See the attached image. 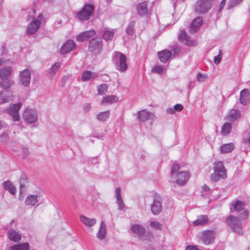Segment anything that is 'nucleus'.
Here are the masks:
<instances>
[{
	"label": "nucleus",
	"instance_id": "obj_40",
	"mask_svg": "<svg viewBox=\"0 0 250 250\" xmlns=\"http://www.w3.org/2000/svg\"><path fill=\"white\" fill-rule=\"evenodd\" d=\"M240 112L236 109H231L230 110L228 116L229 119L231 120H236L240 117Z\"/></svg>",
	"mask_w": 250,
	"mask_h": 250
},
{
	"label": "nucleus",
	"instance_id": "obj_50",
	"mask_svg": "<svg viewBox=\"0 0 250 250\" xmlns=\"http://www.w3.org/2000/svg\"><path fill=\"white\" fill-rule=\"evenodd\" d=\"M22 156L23 159L26 158L29 154L30 152L26 147H22L21 148Z\"/></svg>",
	"mask_w": 250,
	"mask_h": 250
},
{
	"label": "nucleus",
	"instance_id": "obj_47",
	"mask_svg": "<svg viewBox=\"0 0 250 250\" xmlns=\"http://www.w3.org/2000/svg\"><path fill=\"white\" fill-rule=\"evenodd\" d=\"M178 39L181 41H185L188 39V35L184 30H180L178 34Z\"/></svg>",
	"mask_w": 250,
	"mask_h": 250
},
{
	"label": "nucleus",
	"instance_id": "obj_57",
	"mask_svg": "<svg viewBox=\"0 0 250 250\" xmlns=\"http://www.w3.org/2000/svg\"><path fill=\"white\" fill-rule=\"evenodd\" d=\"M172 50L174 53H179L180 52V49L178 46H175L172 48Z\"/></svg>",
	"mask_w": 250,
	"mask_h": 250
},
{
	"label": "nucleus",
	"instance_id": "obj_13",
	"mask_svg": "<svg viewBox=\"0 0 250 250\" xmlns=\"http://www.w3.org/2000/svg\"><path fill=\"white\" fill-rule=\"evenodd\" d=\"M43 17L42 13L40 14L37 19L31 21L27 27V33L29 35L36 33L40 27L41 22V19Z\"/></svg>",
	"mask_w": 250,
	"mask_h": 250
},
{
	"label": "nucleus",
	"instance_id": "obj_60",
	"mask_svg": "<svg viewBox=\"0 0 250 250\" xmlns=\"http://www.w3.org/2000/svg\"><path fill=\"white\" fill-rule=\"evenodd\" d=\"M203 190H204L205 191H208L209 190V187L205 185L203 187Z\"/></svg>",
	"mask_w": 250,
	"mask_h": 250
},
{
	"label": "nucleus",
	"instance_id": "obj_17",
	"mask_svg": "<svg viewBox=\"0 0 250 250\" xmlns=\"http://www.w3.org/2000/svg\"><path fill=\"white\" fill-rule=\"evenodd\" d=\"M154 115L151 112L146 110L139 111L137 113V119L139 121L145 122L146 120L153 119Z\"/></svg>",
	"mask_w": 250,
	"mask_h": 250
},
{
	"label": "nucleus",
	"instance_id": "obj_49",
	"mask_svg": "<svg viewBox=\"0 0 250 250\" xmlns=\"http://www.w3.org/2000/svg\"><path fill=\"white\" fill-rule=\"evenodd\" d=\"M208 78V76L198 73L197 76V81L200 82L205 81Z\"/></svg>",
	"mask_w": 250,
	"mask_h": 250
},
{
	"label": "nucleus",
	"instance_id": "obj_29",
	"mask_svg": "<svg viewBox=\"0 0 250 250\" xmlns=\"http://www.w3.org/2000/svg\"><path fill=\"white\" fill-rule=\"evenodd\" d=\"M28 182V181L27 176L25 174H21L19 180L20 185V191L21 193L25 191Z\"/></svg>",
	"mask_w": 250,
	"mask_h": 250
},
{
	"label": "nucleus",
	"instance_id": "obj_34",
	"mask_svg": "<svg viewBox=\"0 0 250 250\" xmlns=\"http://www.w3.org/2000/svg\"><path fill=\"white\" fill-rule=\"evenodd\" d=\"M98 77L97 73L92 72L89 71H85L83 72L82 79L83 81L90 80L91 79H93Z\"/></svg>",
	"mask_w": 250,
	"mask_h": 250
},
{
	"label": "nucleus",
	"instance_id": "obj_35",
	"mask_svg": "<svg viewBox=\"0 0 250 250\" xmlns=\"http://www.w3.org/2000/svg\"><path fill=\"white\" fill-rule=\"evenodd\" d=\"M234 148V145L233 143L224 144L221 147V152L227 153L231 152Z\"/></svg>",
	"mask_w": 250,
	"mask_h": 250
},
{
	"label": "nucleus",
	"instance_id": "obj_55",
	"mask_svg": "<svg viewBox=\"0 0 250 250\" xmlns=\"http://www.w3.org/2000/svg\"><path fill=\"white\" fill-rule=\"evenodd\" d=\"M7 126L6 124L1 121H0V130L3 128H5Z\"/></svg>",
	"mask_w": 250,
	"mask_h": 250
},
{
	"label": "nucleus",
	"instance_id": "obj_9",
	"mask_svg": "<svg viewBox=\"0 0 250 250\" xmlns=\"http://www.w3.org/2000/svg\"><path fill=\"white\" fill-rule=\"evenodd\" d=\"M114 58L117 69L121 72L125 71L127 69V64L125 55L120 52H116Z\"/></svg>",
	"mask_w": 250,
	"mask_h": 250
},
{
	"label": "nucleus",
	"instance_id": "obj_45",
	"mask_svg": "<svg viewBox=\"0 0 250 250\" xmlns=\"http://www.w3.org/2000/svg\"><path fill=\"white\" fill-rule=\"evenodd\" d=\"M150 226L154 229L161 230L162 229V225L157 221H152Z\"/></svg>",
	"mask_w": 250,
	"mask_h": 250
},
{
	"label": "nucleus",
	"instance_id": "obj_24",
	"mask_svg": "<svg viewBox=\"0 0 250 250\" xmlns=\"http://www.w3.org/2000/svg\"><path fill=\"white\" fill-rule=\"evenodd\" d=\"M12 69L10 66H5L0 69V78L1 80H6L10 77L12 73Z\"/></svg>",
	"mask_w": 250,
	"mask_h": 250
},
{
	"label": "nucleus",
	"instance_id": "obj_62",
	"mask_svg": "<svg viewBox=\"0 0 250 250\" xmlns=\"http://www.w3.org/2000/svg\"><path fill=\"white\" fill-rule=\"evenodd\" d=\"M222 50H220L219 52V54L218 55H220L221 57H222Z\"/></svg>",
	"mask_w": 250,
	"mask_h": 250
},
{
	"label": "nucleus",
	"instance_id": "obj_61",
	"mask_svg": "<svg viewBox=\"0 0 250 250\" xmlns=\"http://www.w3.org/2000/svg\"><path fill=\"white\" fill-rule=\"evenodd\" d=\"M3 63H5V61L3 59H0V65L3 64Z\"/></svg>",
	"mask_w": 250,
	"mask_h": 250
},
{
	"label": "nucleus",
	"instance_id": "obj_14",
	"mask_svg": "<svg viewBox=\"0 0 250 250\" xmlns=\"http://www.w3.org/2000/svg\"><path fill=\"white\" fill-rule=\"evenodd\" d=\"M214 234L213 231L206 230L203 232L201 241L205 245H208L213 243Z\"/></svg>",
	"mask_w": 250,
	"mask_h": 250
},
{
	"label": "nucleus",
	"instance_id": "obj_12",
	"mask_svg": "<svg viewBox=\"0 0 250 250\" xmlns=\"http://www.w3.org/2000/svg\"><path fill=\"white\" fill-rule=\"evenodd\" d=\"M14 222V220H12L10 223L7 225L5 230H8V237L11 241L14 242H19L21 241V236L19 232L13 229V224Z\"/></svg>",
	"mask_w": 250,
	"mask_h": 250
},
{
	"label": "nucleus",
	"instance_id": "obj_25",
	"mask_svg": "<svg viewBox=\"0 0 250 250\" xmlns=\"http://www.w3.org/2000/svg\"><path fill=\"white\" fill-rule=\"evenodd\" d=\"M60 63L56 62L46 72V76L50 79H52L60 67Z\"/></svg>",
	"mask_w": 250,
	"mask_h": 250
},
{
	"label": "nucleus",
	"instance_id": "obj_52",
	"mask_svg": "<svg viewBox=\"0 0 250 250\" xmlns=\"http://www.w3.org/2000/svg\"><path fill=\"white\" fill-rule=\"evenodd\" d=\"M222 57L220 55H217L214 58V62L216 64H218L221 62Z\"/></svg>",
	"mask_w": 250,
	"mask_h": 250
},
{
	"label": "nucleus",
	"instance_id": "obj_36",
	"mask_svg": "<svg viewBox=\"0 0 250 250\" xmlns=\"http://www.w3.org/2000/svg\"><path fill=\"white\" fill-rule=\"evenodd\" d=\"M38 196L36 195H28L25 199V203L27 206H34L38 202Z\"/></svg>",
	"mask_w": 250,
	"mask_h": 250
},
{
	"label": "nucleus",
	"instance_id": "obj_39",
	"mask_svg": "<svg viewBox=\"0 0 250 250\" xmlns=\"http://www.w3.org/2000/svg\"><path fill=\"white\" fill-rule=\"evenodd\" d=\"M110 114L109 110L101 112L97 115L96 118L99 121L104 122L109 118Z\"/></svg>",
	"mask_w": 250,
	"mask_h": 250
},
{
	"label": "nucleus",
	"instance_id": "obj_11",
	"mask_svg": "<svg viewBox=\"0 0 250 250\" xmlns=\"http://www.w3.org/2000/svg\"><path fill=\"white\" fill-rule=\"evenodd\" d=\"M162 199L157 193L153 194V203L151 205V209L154 215L159 214L162 209Z\"/></svg>",
	"mask_w": 250,
	"mask_h": 250
},
{
	"label": "nucleus",
	"instance_id": "obj_64",
	"mask_svg": "<svg viewBox=\"0 0 250 250\" xmlns=\"http://www.w3.org/2000/svg\"><path fill=\"white\" fill-rule=\"evenodd\" d=\"M250 144V137L247 141Z\"/></svg>",
	"mask_w": 250,
	"mask_h": 250
},
{
	"label": "nucleus",
	"instance_id": "obj_58",
	"mask_svg": "<svg viewBox=\"0 0 250 250\" xmlns=\"http://www.w3.org/2000/svg\"><path fill=\"white\" fill-rule=\"evenodd\" d=\"M90 109V105L89 104H86L84 107V110L85 111H88Z\"/></svg>",
	"mask_w": 250,
	"mask_h": 250
},
{
	"label": "nucleus",
	"instance_id": "obj_41",
	"mask_svg": "<svg viewBox=\"0 0 250 250\" xmlns=\"http://www.w3.org/2000/svg\"><path fill=\"white\" fill-rule=\"evenodd\" d=\"M13 84V82L8 79L1 80L0 82V87L3 89H7L11 87Z\"/></svg>",
	"mask_w": 250,
	"mask_h": 250
},
{
	"label": "nucleus",
	"instance_id": "obj_5",
	"mask_svg": "<svg viewBox=\"0 0 250 250\" xmlns=\"http://www.w3.org/2000/svg\"><path fill=\"white\" fill-rule=\"evenodd\" d=\"M226 223L234 232L241 235L243 233L241 221L238 217L230 215L226 218Z\"/></svg>",
	"mask_w": 250,
	"mask_h": 250
},
{
	"label": "nucleus",
	"instance_id": "obj_32",
	"mask_svg": "<svg viewBox=\"0 0 250 250\" xmlns=\"http://www.w3.org/2000/svg\"><path fill=\"white\" fill-rule=\"evenodd\" d=\"M106 233V226L104 222V221H102L101 223L100 227L98 232L97 234V237L100 240L104 239Z\"/></svg>",
	"mask_w": 250,
	"mask_h": 250
},
{
	"label": "nucleus",
	"instance_id": "obj_21",
	"mask_svg": "<svg viewBox=\"0 0 250 250\" xmlns=\"http://www.w3.org/2000/svg\"><path fill=\"white\" fill-rule=\"evenodd\" d=\"M130 229L133 233L137 234L140 237L143 236L146 232L145 228L139 224L131 225Z\"/></svg>",
	"mask_w": 250,
	"mask_h": 250
},
{
	"label": "nucleus",
	"instance_id": "obj_23",
	"mask_svg": "<svg viewBox=\"0 0 250 250\" xmlns=\"http://www.w3.org/2000/svg\"><path fill=\"white\" fill-rule=\"evenodd\" d=\"M12 93L9 91L0 92V104L8 103L12 99Z\"/></svg>",
	"mask_w": 250,
	"mask_h": 250
},
{
	"label": "nucleus",
	"instance_id": "obj_31",
	"mask_svg": "<svg viewBox=\"0 0 250 250\" xmlns=\"http://www.w3.org/2000/svg\"><path fill=\"white\" fill-rule=\"evenodd\" d=\"M208 221L207 215H202L198 217L197 219L193 222L194 226H203L206 224Z\"/></svg>",
	"mask_w": 250,
	"mask_h": 250
},
{
	"label": "nucleus",
	"instance_id": "obj_46",
	"mask_svg": "<svg viewBox=\"0 0 250 250\" xmlns=\"http://www.w3.org/2000/svg\"><path fill=\"white\" fill-rule=\"evenodd\" d=\"M242 1L243 0H229V3L228 4V9H231V8L239 4L240 3L242 2Z\"/></svg>",
	"mask_w": 250,
	"mask_h": 250
},
{
	"label": "nucleus",
	"instance_id": "obj_51",
	"mask_svg": "<svg viewBox=\"0 0 250 250\" xmlns=\"http://www.w3.org/2000/svg\"><path fill=\"white\" fill-rule=\"evenodd\" d=\"M175 111H180L184 108L183 105L181 104H176L174 106Z\"/></svg>",
	"mask_w": 250,
	"mask_h": 250
},
{
	"label": "nucleus",
	"instance_id": "obj_28",
	"mask_svg": "<svg viewBox=\"0 0 250 250\" xmlns=\"http://www.w3.org/2000/svg\"><path fill=\"white\" fill-rule=\"evenodd\" d=\"M250 93L247 89H244L240 92V102L243 105L247 104L249 99Z\"/></svg>",
	"mask_w": 250,
	"mask_h": 250
},
{
	"label": "nucleus",
	"instance_id": "obj_30",
	"mask_svg": "<svg viewBox=\"0 0 250 250\" xmlns=\"http://www.w3.org/2000/svg\"><path fill=\"white\" fill-rule=\"evenodd\" d=\"M81 222L85 226L91 227L96 223V220L94 218H88L84 215H80Z\"/></svg>",
	"mask_w": 250,
	"mask_h": 250
},
{
	"label": "nucleus",
	"instance_id": "obj_37",
	"mask_svg": "<svg viewBox=\"0 0 250 250\" xmlns=\"http://www.w3.org/2000/svg\"><path fill=\"white\" fill-rule=\"evenodd\" d=\"M29 244L26 242L14 245L10 247V250H29Z\"/></svg>",
	"mask_w": 250,
	"mask_h": 250
},
{
	"label": "nucleus",
	"instance_id": "obj_3",
	"mask_svg": "<svg viewBox=\"0 0 250 250\" xmlns=\"http://www.w3.org/2000/svg\"><path fill=\"white\" fill-rule=\"evenodd\" d=\"M212 5V0H198L194 6V12L198 15L207 13Z\"/></svg>",
	"mask_w": 250,
	"mask_h": 250
},
{
	"label": "nucleus",
	"instance_id": "obj_33",
	"mask_svg": "<svg viewBox=\"0 0 250 250\" xmlns=\"http://www.w3.org/2000/svg\"><path fill=\"white\" fill-rule=\"evenodd\" d=\"M3 188L8 190L11 194L14 195L16 192V188L10 181H7L3 183Z\"/></svg>",
	"mask_w": 250,
	"mask_h": 250
},
{
	"label": "nucleus",
	"instance_id": "obj_22",
	"mask_svg": "<svg viewBox=\"0 0 250 250\" xmlns=\"http://www.w3.org/2000/svg\"><path fill=\"white\" fill-rule=\"evenodd\" d=\"M160 61L162 62H166L171 56V52L167 49L159 51L157 53Z\"/></svg>",
	"mask_w": 250,
	"mask_h": 250
},
{
	"label": "nucleus",
	"instance_id": "obj_2",
	"mask_svg": "<svg viewBox=\"0 0 250 250\" xmlns=\"http://www.w3.org/2000/svg\"><path fill=\"white\" fill-rule=\"evenodd\" d=\"M213 170L214 172L210 176L211 182H216L221 179H225L227 177L226 171L221 162H218L215 164Z\"/></svg>",
	"mask_w": 250,
	"mask_h": 250
},
{
	"label": "nucleus",
	"instance_id": "obj_4",
	"mask_svg": "<svg viewBox=\"0 0 250 250\" xmlns=\"http://www.w3.org/2000/svg\"><path fill=\"white\" fill-rule=\"evenodd\" d=\"M94 9L95 7L93 4H85L81 10L77 13L76 17L82 21H87L93 15Z\"/></svg>",
	"mask_w": 250,
	"mask_h": 250
},
{
	"label": "nucleus",
	"instance_id": "obj_19",
	"mask_svg": "<svg viewBox=\"0 0 250 250\" xmlns=\"http://www.w3.org/2000/svg\"><path fill=\"white\" fill-rule=\"evenodd\" d=\"M95 34L94 30H88L82 32L76 36L77 41L82 42L93 37Z\"/></svg>",
	"mask_w": 250,
	"mask_h": 250
},
{
	"label": "nucleus",
	"instance_id": "obj_48",
	"mask_svg": "<svg viewBox=\"0 0 250 250\" xmlns=\"http://www.w3.org/2000/svg\"><path fill=\"white\" fill-rule=\"evenodd\" d=\"M164 70V68L162 66L160 65H155L152 69V71L153 72H156L159 74H162L163 73Z\"/></svg>",
	"mask_w": 250,
	"mask_h": 250
},
{
	"label": "nucleus",
	"instance_id": "obj_8",
	"mask_svg": "<svg viewBox=\"0 0 250 250\" xmlns=\"http://www.w3.org/2000/svg\"><path fill=\"white\" fill-rule=\"evenodd\" d=\"M21 104V103L14 104L4 109V112L7 113L14 122L19 121L20 119L19 111Z\"/></svg>",
	"mask_w": 250,
	"mask_h": 250
},
{
	"label": "nucleus",
	"instance_id": "obj_53",
	"mask_svg": "<svg viewBox=\"0 0 250 250\" xmlns=\"http://www.w3.org/2000/svg\"><path fill=\"white\" fill-rule=\"evenodd\" d=\"M1 140L3 143H5L7 141L8 138V134L6 133H3L1 136Z\"/></svg>",
	"mask_w": 250,
	"mask_h": 250
},
{
	"label": "nucleus",
	"instance_id": "obj_27",
	"mask_svg": "<svg viewBox=\"0 0 250 250\" xmlns=\"http://www.w3.org/2000/svg\"><path fill=\"white\" fill-rule=\"evenodd\" d=\"M116 203L118 205V208L120 210H123L125 207L123 200L121 196V189L120 188H117L116 189Z\"/></svg>",
	"mask_w": 250,
	"mask_h": 250
},
{
	"label": "nucleus",
	"instance_id": "obj_56",
	"mask_svg": "<svg viewBox=\"0 0 250 250\" xmlns=\"http://www.w3.org/2000/svg\"><path fill=\"white\" fill-rule=\"evenodd\" d=\"M167 112L168 113H169V114H174L175 113V110H174V108H168L167 109Z\"/></svg>",
	"mask_w": 250,
	"mask_h": 250
},
{
	"label": "nucleus",
	"instance_id": "obj_59",
	"mask_svg": "<svg viewBox=\"0 0 250 250\" xmlns=\"http://www.w3.org/2000/svg\"><path fill=\"white\" fill-rule=\"evenodd\" d=\"M186 44L187 45H192V42L191 41H190L189 40H188V39H187L186 40Z\"/></svg>",
	"mask_w": 250,
	"mask_h": 250
},
{
	"label": "nucleus",
	"instance_id": "obj_6",
	"mask_svg": "<svg viewBox=\"0 0 250 250\" xmlns=\"http://www.w3.org/2000/svg\"><path fill=\"white\" fill-rule=\"evenodd\" d=\"M232 208L237 212L241 219L245 220L248 218V212L245 208V203L243 202L240 200L234 201L231 203L230 206L231 209Z\"/></svg>",
	"mask_w": 250,
	"mask_h": 250
},
{
	"label": "nucleus",
	"instance_id": "obj_7",
	"mask_svg": "<svg viewBox=\"0 0 250 250\" xmlns=\"http://www.w3.org/2000/svg\"><path fill=\"white\" fill-rule=\"evenodd\" d=\"M103 45V41L101 38H93L89 41L88 50L93 55H98L101 53L102 50Z\"/></svg>",
	"mask_w": 250,
	"mask_h": 250
},
{
	"label": "nucleus",
	"instance_id": "obj_54",
	"mask_svg": "<svg viewBox=\"0 0 250 250\" xmlns=\"http://www.w3.org/2000/svg\"><path fill=\"white\" fill-rule=\"evenodd\" d=\"M226 0H222V1L221 2L220 5H219V9H218V11L219 12H221L222 10L224 8L225 3H226Z\"/></svg>",
	"mask_w": 250,
	"mask_h": 250
},
{
	"label": "nucleus",
	"instance_id": "obj_1",
	"mask_svg": "<svg viewBox=\"0 0 250 250\" xmlns=\"http://www.w3.org/2000/svg\"><path fill=\"white\" fill-rule=\"evenodd\" d=\"M177 164H174L170 172L171 179L180 186H184L188 181L190 175L187 171H180Z\"/></svg>",
	"mask_w": 250,
	"mask_h": 250
},
{
	"label": "nucleus",
	"instance_id": "obj_26",
	"mask_svg": "<svg viewBox=\"0 0 250 250\" xmlns=\"http://www.w3.org/2000/svg\"><path fill=\"white\" fill-rule=\"evenodd\" d=\"M138 14L140 16L146 15L148 12L147 4L146 1L140 3L137 7Z\"/></svg>",
	"mask_w": 250,
	"mask_h": 250
},
{
	"label": "nucleus",
	"instance_id": "obj_38",
	"mask_svg": "<svg viewBox=\"0 0 250 250\" xmlns=\"http://www.w3.org/2000/svg\"><path fill=\"white\" fill-rule=\"evenodd\" d=\"M119 98L114 95L105 96L103 98L101 104H103L104 103L111 104L117 102Z\"/></svg>",
	"mask_w": 250,
	"mask_h": 250
},
{
	"label": "nucleus",
	"instance_id": "obj_16",
	"mask_svg": "<svg viewBox=\"0 0 250 250\" xmlns=\"http://www.w3.org/2000/svg\"><path fill=\"white\" fill-rule=\"evenodd\" d=\"M20 81L22 85L27 86L30 82L31 73L28 69H25L21 71L20 74Z\"/></svg>",
	"mask_w": 250,
	"mask_h": 250
},
{
	"label": "nucleus",
	"instance_id": "obj_15",
	"mask_svg": "<svg viewBox=\"0 0 250 250\" xmlns=\"http://www.w3.org/2000/svg\"><path fill=\"white\" fill-rule=\"evenodd\" d=\"M114 30L115 29H110L108 28H103L101 29L100 34L106 42L111 41L114 36Z\"/></svg>",
	"mask_w": 250,
	"mask_h": 250
},
{
	"label": "nucleus",
	"instance_id": "obj_18",
	"mask_svg": "<svg viewBox=\"0 0 250 250\" xmlns=\"http://www.w3.org/2000/svg\"><path fill=\"white\" fill-rule=\"evenodd\" d=\"M76 46L73 40H67L61 47V53L63 54L67 53L75 48Z\"/></svg>",
	"mask_w": 250,
	"mask_h": 250
},
{
	"label": "nucleus",
	"instance_id": "obj_43",
	"mask_svg": "<svg viewBox=\"0 0 250 250\" xmlns=\"http://www.w3.org/2000/svg\"><path fill=\"white\" fill-rule=\"evenodd\" d=\"M98 92L99 95H104L107 92V85L106 84H102L97 86Z\"/></svg>",
	"mask_w": 250,
	"mask_h": 250
},
{
	"label": "nucleus",
	"instance_id": "obj_44",
	"mask_svg": "<svg viewBox=\"0 0 250 250\" xmlns=\"http://www.w3.org/2000/svg\"><path fill=\"white\" fill-rule=\"evenodd\" d=\"M135 21H131L129 23L126 29V33L128 35H132L133 34V28L135 26Z\"/></svg>",
	"mask_w": 250,
	"mask_h": 250
},
{
	"label": "nucleus",
	"instance_id": "obj_20",
	"mask_svg": "<svg viewBox=\"0 0 250 250\" xmlns=\"http://www.w3.org/2000/svg\"><path fill=\"white\" fill-rule=\"evenodd\" d=\"M203 22V18L201 17L196 18L190 26L189 31L193 33L196 32L200 28Z\"/></svg>",
	"mask_w": 250,
	"mask_h": 250
},
{
	"label": "nucleus",
	"instance_id": "obj_63",
	"mask_svg": "<svg viewBox=\"0 0 250 250\" xmlns=\"http://www.w3.org/2000/svg\"><path fill=\"white\" fill-rule=\"evenodd\" d=\"M147 250H154V249L152 248H148L147 249Z\"/></svg>",
	"mask_w": 250,
	"mask_h": 250
},
{
	"label": "nucleus",
	"instance_id": "obj_42",
	"mask_svg": "<svg viewBox=\"0 0 250 250\" xmlns=\"http://www.w3.org/2000/svg\"><path fill=\"white\" fill-rule=\"evenodd\" d=\"M231 129V125L229 123H225L223 125L221 133L224 135H227L229 134Z\"/></svg>",
	"mask_w": 250,
	"mask_h": 250
},
{
	"label": "nucleus",
	"instance_id": "obj_10",
	"mask_svg": "<svg viewBox=\"0 0 250 250\" xmlns=\"http://www.w3.org/2000/svg\"><path fill=\"white\" fill-rule=\"evenodd\" d=\"M38 118L37 111L33 109L26 108L23 114V119L28 124L36 123Z\"/></svg>",
	"mask_w": 250,
	"mask_h": 250
}]
</instances>
